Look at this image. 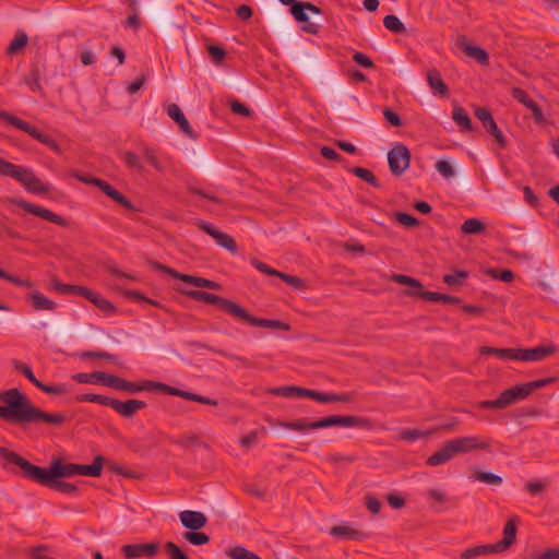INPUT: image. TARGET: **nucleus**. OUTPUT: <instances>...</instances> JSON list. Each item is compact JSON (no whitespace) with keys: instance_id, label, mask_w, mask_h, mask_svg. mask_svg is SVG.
<instances>
[{"instance_id":"13","label":"nucleus","mask_w":559,"mask_h":559,"mask_svg":"<svg viewBox=\"0 0 559 559\" xmlns=\"http://www.w3.org/2000/svg\"><path fill=\"white\" fill-rule=\"evenodd\" d=\"M411 152L405 144L397 143L388 153L390 170L395 176H401L411 164Z\"/></svg>"},{"instance_id":"21","label":"nucleus","mask_w":559,"mask_h":559,"mask_svg":"<svg viewBox=\"0 0 559 559\" xmlns=\"http://www.w3.org/2000/svg\"><path fill=\"white\" fill-rule=\"evenodd\" d=\"M251 264L261 273H264L266 275L277 276L281 280H283L285 283L289 284L290 286H293L295 288H299L302 286V280L300 277L280 272L257 259H252Z\"/></svg>"},{"instance_id":"56","label":"nucleus","mask_w":559,"mask_h":559,"mask_svg":"<svg viewBox=\"0 0 559 559\" xmlns=\"http://www.w3.org/2000/svg\"><path fill=\"white\" fill-rule=\"evenodd\" d=\"M436 169L445 178L450 179L454 176V168L448 160H438L436 164Z\"/></svg>"},{"instance_id":"44","label":"nucleus","mask_w":559,"mask_h":559,"mask_svg":"<svg viewBox=\"0 0 559 559\" xmlns=\"http://www.w3.org/2000/svg\"><path fill=\"white\" fill-rule=\"evenodd\" d=\"M452 118L459 126L463 127L466 130H472V121L464 108L455 107L453 110Z\"/></svg>"},{"instance_id":"37","label":"nucleus","mask_w":559,"mask_h":559,"mask_svg":"<svg viewBox=\"0 0 559 559\" xmlns=\"http://www.w3.org/2000/svg\"><path fill=\"white\" fill-rule=\"evenodd\" d=\"M276 425L282 427V428L290 429V430H295V431H308V430H313L314 429L312 427L313 421L309 423L305 418H300V419H297V420H294V421H280Z\"/></svg>"},{"instance_id":"31","label":"nucleus","mask_w":559,"mask_h":559,"mask_svg":"<svg viewBox=\"0 0 559 559\" xmlns=\"http://www.w3.org/2000/svg\"><path fill=\"white\" fill-rule=\"evenodd\" d=\"M28 43V36L24 31H19L15 37L12 39L10 45L8 46L5 52L9 56H14L23 50Z\"/></svg>"},{"instance_id":"48","label":"nucleus","mask_w":559,"mask_h":559,"mask_svg":"<svg viewBox=\"0 0 559 559\" xmlns=\"http://www.w3.org/2000/svg\"><path fill=\"white\" fill-rule=\"evenodd\" d=\"M99 374V383H102L105 386L120 391L122 378L107 372H100Z\"/></svg>"},{"instance_id":"22","label":"nucleus","mask_w":559,"mask_h":559,"mask_svg":"<svg viewBox=\"0 0 559 559\" xmlns=\"http://www.w3.org/2000/svg\"><path fill=\"white\" fill-rule=\"evenodd\" d=\"M518 518L513 516L508 520L503 528V538L495 544L493 547L497 554L506 551L516 539V524Z\"/></svg>"},{"instance_id":"15","label":"nucleus","mask_w":559,"mask_h":559,"mask_svg":"<svg viewBox=\"0 0 559 559\" xmlns=\"http://www.w3.org/2000/svg\"><path fill=\"white\" fill-rule=\"evenodd\" d=\"M78 179L80 181L92 183L98 187L107 197L111 198L114 201H116L118 204H120L122 207L127 210H134L133 204L131 201L126 198L122 193H120L118 190H116L111 185H109L107 181L102 180L99 178H87L83 176H78Z\"/></svg>"},{"instance_id":"41","label":"nucleus","mask_w":559,"mask_h":559,"mask_svg":"<svg viewBox=\"0 0 559 559\" xmlns=\"http://www.w3.org/2000/svg\"><path fill=\"white\" fill-rule=\"evenodd\" d=\"M112 397L102 395V394H81L76 396V401L79 402H92V403H98L104 406L111 407Z\"/></svg>"},{"instance_id":"4","label":"nucleus","mask_w":559,"mask_h":559,"mask_svg":"<svg viewBox=\"0 0 559 559\" xmlns=\"http://www.w3.org/2000/svg\"><path fill=\"white\" fill-rule=\"evenodd\" d=\"M120 391L128 392L130 394H135L143 391H157L163 394L179 396L185 400L198 402L205 405L216 406L218 404L217 400L199 395L197 393H192L189 391H183L171 385H168L166 383L152 380H142L140 382H133L122 379Z\"/></svg>"},{"instance_id":"49","label":"nucleus","mask_w":559,"mask_h":559,"mask_svg":"<svg viewBox=\"0 0 559 559\" xmlns=\"http://www.w3.org/2000/svg\"><path fill=\"white\" fill-rule=\"evenodd\" d=\"M431 435L430 431H421V430H418V429H406V430H403L400 435H399V438L401 440H405V441H416L420 438H428L429 436Z\"/></svg>"},{"instance_id":"38","label":"nucleus","mask_w":559,"mask_h":559,"mask_svg":"<svg viewBox=\"0 0 559 559\" xmlns=\"http://www.w3.org/2000/svg\"><path fill=\"white\" fill-rule=\"evenodd\" d=\"M485 228V224L477 218H468L461 226V230L465 235L481 234Z\"/></svg>"},{"instance_id":"42","label":"nucleus","mask_w":559,"mask_h":559,"mask_svg":"<svg viewBox=\"0 0 559 559\" xmlns=\"http://www.w3.org/2000/svg\"><path fill=\"white\" fill-rule=\"evenodd\" d=\"M468 277V272L465 270H457L453 273L445 274L443 282L449 286H461Z\"/></svg>"},{"instance_id":"46","label":"nucleus","mask_w":559,"mask_h":559,"mask_svg":"<svg viewBox=\"0 0 559 559\" xmlns=\"http://www.w3.org/2000/svg\"><path fill=\"white\" fill-rule=\"evenodd\" d=\"M352 173L359 179L368 182L370 186L374 188H378L380 186L378 179L369 169L362 167H354L352 169Z\"/></svg>"},{"instance_id":"53","label":"nucleus","mask_w":559,"mask_h":559,"mask_svg":"<svg viewBox=\"0 0 559 559\" xmlns=\"http://www.w3.org/2000/svg\"><path fill=\"white\" fill-rule=\"evenodd\" d=\"M0 278L5 280L19 287H29L32 285L28 280H21L20 277L10 274L2 269H0Z\"/></svg>"},{"instance_id":"12","label":"nucleus","mask_w":559,"mask_h":559,"mask_svg":"<svg viewBox=\"0 0 559 559\" xmlns=\"http://www.w3.org/2000/svg\"><path fill=\"white\" fill-rule=\"evenodd\" d=\"M8 201L12 204L20 206L28 214L39 216L43 219L53 223V224H57V225L67 226V221L63 217L59 216L58 214L53 213L52 211H50L46 207H41L39 205L33 204L28 201L21 199V198L10 197V198H8Z\"/></svg>"},{"instance_id":"33","label":"nucleus","mask_w":559,"mask_h":559,"mask_svg":"<svg viewBox=\"0 0 559 559\" xmlns=\"http://www.w3.org/2000/svg\"><path fill=\"white\" fill-rule=\"evenodd\" d=\"M481 355H495L500 360H514L515 348H496L490 346H483L480 348Z\"/></svg>"},{"instance_id":"35","label":"nucleus","mask_w":559,"mask_h":559,"mask_svg":"<svg viewBox=\"0 0 559 559\" xmlns=\"http://www.w3.org/2000/svg\"><path fill=\"white\" fill-rule=\"evenodd\" d=\"M473 478L480 483H485L492 486H499L502 484V478L499 475H496L490 472H483L479 469L473 471Z\"/></svg>"},{"instance_id":"58","label":"nucleus","mask_w":559,"mask_h":559,"mask_svg":"<svg viewBox=\"0 0 559 559\" xmlns=\"http://www.w3.org/2000/svg\"><path fill=\"white\" fill-rule=\"evenodd\" d=\"M123 159L128 167L136 169V170L143 169V165L140 162V158L136 154H134L132 152H126Z\"/></svg>"},{"instance_id":"61","label":"nucleus","mask_w":559,"mask_h":559,"mask_svg":"<svg viewBox=\"0 0 559 559\" xmlns=\"http://www.w3.org/2000/svg\"><path fill=\"white\" fill-rule=\"evenodd\" d=\"M353 60L357 64H359V66H361L364 68H367V69H372L374 67L373 61L368 56H366L365 53L359 52V51H356L353 55Z\"/></svg>"},{"instance_id":"60","label":"nucleus","mask_w":559,"mask_h":559,"mask_svg":"<svg viewBox=\"0 0 559 559\" xmlns=\"http://www.w3.org/2000/svg\"><path fill=\"white\" fill-rule=\"evenodd\" d=\"M37 388L48 394L58 395V394H62V393L67 392V384L50 385V384H45V383L40 382V384Z\"/></svg>"},{"instance_id":"39","label":"nucleus","mask_w":559,"mask_h":559,"mask_svg":"<svg viewBox=\"0 0 559 559\" xmlns=\"http://www.w3.org/2000/svg\"><path fill=\"white\" fill-rule=\"evenodd\" d=\"M12 366L16 371L21 372L26 379H28V381L32 382L36 388L40 384L41 381L35 377L32 368L28 365L14 359L12 360Z\"/></svg>"},{"instance_id":"55","label":"nucleus","mask_w":559,"mask_h":559,"mask_svg":"<svg viewBox=\"0 0 559 559\" xmlns=\"http://www.w3.org/2000/svg\"><path fill=\"white\" fill-rule=\"evenodd\" d=\"M207 51L211 56L212 61L219 66L224 61L226 57V52L222 47L210 45L207 46Z\"/></svg>"},{"instance_id":"5","label":"nucleus","mask_w":559,"mask_h":559,"mask_svg":"<svg viewBox=\"0 0 559 559\" xmlns=\"http://www.w3.org/2000/svg\"><path fill=\"white\" fill-rule=\"evenodd\" d=\"M556 378H545L526 383L516 384L502 391L496 400H486L478 403L481 408L502 409L519 401L525 400L533 391L552 383Z\"/></svg>"},{"instance_id":"6","label":"nucleus","mask_w":559,"mask_h":559,"mask_svg":"<svg viewBox=\"0 0 559 559\" xmlns=\"http://www.w3.org/2000/svg\"><path fill=\"white\" fill-rule=\"evenodd\" d=\"M0 175L15 179L31 193L46 194L50 190L46 183L35 176L33 170L17 166L2 157H0Z\"/></svg>"},{"instance_id":"51","label":"nucleus","mask_w":559,"mask_h":559,"mask_svg":"<svg viewBox=\"0 0 559 559\" xmlns=\"http://www.w3.org/2000/svg\"><path fill=\"white\" fill-rule=\"evenodd\" d=\"M173 443L180 445V447L188 448V447L200 445L201 441H200V438L198 437V435H195V433H185V435L178 437L177 439H174Z\"/></svg>"},{"instance_id":"57","label":"nucleus","mask_w":559,"mask_h":559,"mask_svg":"<svg viewBox=\"0 0 559 559\" xmlns=\"http://www.w3.org/2000/svg\"><path fill=\"white\" fill-rule=\"evenodd\" d=\"M395 217H396V221L406 226V227H416L419 225V222L416 217H414L413 215L411 214H407V213H403V212H397L395 214Z\"/></svg>"},{"instance_id":"2","label":"nucleus","mask_w":559,"mask_h":559,"mask_svg":"<svg viewBox=\"0 0 559 559\" xmlns=\"http://www.w3.org/2000/svg\"><path fill=\"white\" fill-rule=\"evenodd\" d=\"M185 294L197 301L215 305L236 320L249 325L282 331L289 330V325L287 323L281 320L254 318L247 309L222 296L203 290H188L185 292Z\"/></svg>"},{"instance_id":"11","label":"nucleus","mask_w":559,"mask_h":559,"mask_svg":"<svg viewBox=\"0 0 559 559\" xmlns=\"http://www.w3.org/2000/svg\"><path fill=\"white\" fill-rule=\"evenodd\" d=\"M332 426L342 427H358L362 429H370L372 427L370 419L358 416H341L331 415L313 421V428H328Z\"/></svg>"},{"instance_id":"8","label":"nucleus","mask_w":559,"mask_h":559,"mask_svg":"<svg viewBox=\"0 0 559 559\" xmlns=\"http://www.w3.org/2000/svg\"><path fill=\"white\" fill-rule=\"evenodd\" d=\"M41 421L59 426L66 421V416L62 414H50L41 411L34 406L28 397L23 393L17 423L36 424Z\"/></svg>"},{"instance_id":"24","label":"nucleus","mask_w":559,"mask_h":559,"mask_svg":"<svg viewBox=\"0 0 559 559\" xmlns=\"http://www.w3.org/2000/svg\"><path fill=\"white\" fill-rule=\"evenodd\" d=\"M179 520L183 527L190 531H199L205 526L207 519L200 511L185 510L179 513Z\"/></svg>"},{"instance_id":"63","label":"nucleus","mask_w":559,"mask_h":559,"mask_svg":"<svg viewBox=\"0 0 559 559\" xmlns=\"http://www.w3.org/2000/svg\"><path fill=\"white\" fill-rule=\"evenodd\" d=\"M491 275L493 278L499 280L504 283H510L514 278V274L510 270L492 271Z\"/></svg>"},{"instance_id":"62","label":"nucleus","mask_w":559,"mask_h":559,"mask_svg":"<svg viewBox=\"0 0 559 559\" xmlns=\"http://www.w3.org/2000/svg\"><path fill=\"white\" fill-rule=\"evenodd\" d=\"M68 329L64 323H56L51 326L50 334L56 340H61L67 336Z\"/></svg>"},{"instance_id":"59","label":"nucleus","mask_w":559,"mask_h":559,"mask_svg":"<svg viewBox=\"0 0 559 559\" xmlns=\"http://www.w3.org/2000/svg\"><path fill=\"white\" fill-rule=\"evenodd\" d=\"M102 371H95L91 373H78L74 379L80 383H99Z\"/></svg>"},{"instance_id":"18","label":"nucleus","mask_w":559,"mask_h":559,"mask_svg":"<svg viewBox=\"0 0 559 559\" xmlns=\"http://www.w3.org/2000/svg\"><path fill=\"white\" fill-rule=\"evenodd\" d=\"M159 547L160 545L158 542L124 545L122 547V554L128 559H133L138 557L152 558L158 554Z\"/></svg>"},{"instance_id":"50","label":"nucleus","mask_w":559,"mask_h":559,"mask_svg":"<svg viewBox=\"0 0 559 559\" xmlns=\"http://www.w3.org/2000/svg\"><path fill=\"white\" fill-rule=\"evenodd\" d=\"M164 547L169 559H190V557L186 555L174 542H167Z\"/></svg>"},{"instance_id":"34","label":"nucleus","mask_w":559,"mask_h":559,"mask_svg":"<svg viewBox=\"0 0 559 559\" xmlns=\"http://www.w3.org/2000/svg\"><path fill=\"white\" fill-rule=\"evenodd\" d=\"M427 81L429 86L441 95L448 93V87L444 84L441 74L438 70H430L427 74Z\"/></svg>"},{"instance_id":"29","label":"nucleus","mask_w":559,"mask_h":559,"mask_svg":"<svg viewBox=\"0 0 559 559\" xmlns=\"http://www.w3.org/2000/svg\"><path fill=\"white\" fill-rule=\"evenodd\" d=\"M167 114L171 119H174L179 124L183 133H186L189 136H192V129L178 105H169L167 108Z\"/></svg>"},{"instance_id":"26","label":"nucleus","mask_w":559,"mask_h":559,"mask_svg":"<svg viewBox=\"0 0 559 559\" xmlns=\"http://www.w3.org/2000/svg\"><path fill=\"white\" fill-rule=\"evenodd\" d=\"M146 403L140 400H128L126 402L112 400L111 408L123 417H132L138 411L144 408Z\"/></svg>"},{"instance_id":"23","label":"nucleus","mask_w":559,"mask_h":559,"mask_svg":"<svg viewBox=\"0 0 559 559\" xmlns=\"http://www.w3.org/2000/svg\"><path fill=\"white\" fill-rule=\"evenodd\" d=\"M290 13L297 22L304 24L301 28L305 33L311 35L319 34L321 26L314 22H310L302 2L295 4L293 9H290Z\"/></svg>"},{"instance_id":"19","label":"nucleus","mask_w":559,"mask_h":559,"mask_svg":"<svg viewBox=\"0 0 559 559\" xmlns=\"http://www.w3.org/2000/svg\"><path fill=\"white\" fill-rule=\"evenodd\" d=\"M72 295L81 296L87 300H90L92 304H94L98 309L105 312H110L114 310V306L111 302L100 295H98L96 292L79 286V285H72Z\"/></svg>"},{"instance_id":"30","label":"nucleus","mask_w":559,"mask_h":559,"mask_svg":"<svg viewBox=\"0 0 559 559\" xmlns=\"http://www.w3.org/2000/svg\"><path fill=\"white\" fill-rule=\"evenodd\" d=\"M41 71L38 64L33 63L29 73L24 75L23 83L26 84L32 92H41L40 85Z\"/></svg>"},{"instance_id":"28","label":"nucleus","mask_w":559,"mask_h":559,"mask_svg":"<svg viewBox=\"0 0 559 559\" xmlns=\"http://www.w3.org/2000/svg\"><path fill=\"white\" fill-rule=\"evenodd\" d=\"M330 534L337 539L358 540L362 538L361 532L345 524L333 526Z\"/></svg>"},{"instance_id":"52","label":"nucleus","mask_w":559,"mask_h":559,"mask_svg":"<svg viewBox=\"0 0 559 559\" xmlns=\"http://www.w3.org/2000/svg\"><path fill=\"white\" fill-rule=\"evenodd\" d=\"M143 157L146 159V162L153 166L157 171H162L164 169L163 164L157 158V155L154 150L150 147H144L142 151Z\"/></svg>"},{"instance_id":"45","label":"nucleus","mask_w":559,"mask_h":559,"mask_svg":"<svg viewBox=\"0 0 559 559\" xmlns=\"http://www.w3.org/2000/svg\"><path fill=\"white\" fill-rule=\"evenodd\" d=\"M183 538L192 545L201 546L210 542V536L203 532L190 531L183 534Z\"/></svg>"},{"instance_id":"1","label":"nucleus","mask_w":559,"mask_h":559,"mask_svg":"<svg viewBox=\"0 0 559 559\" xmlns=\"http://www.w3.org/2000/svg\"><path fill=\"white\" fill-rule=\"evenodd\" d=\"M0 456L7 463L20 467L23 478L59 492H70V483L61 480L70 476V463L55 459L48 467H40L4 447H0Z\"/></svg>"},{"instance_id":"25","label":"nucleus","mask_w":559,"mask_h":559,"mask_svg":"<svg viewBox=\"0 0 559 559\" xmlns=\"http://www.w3.org/2000/svg\"><path fill=\"white\" fill-rule=\"evenodd\" d=\"M105 464V456H95L92 464H73L72 463V475H82L90 477H98L102 474Z\"/></svg>"},{"instance_id":"17","label":"nucleus","mask_w":559,"mask_h":559,"mask_svg":"<svg viewBox=\"0 0 559 559\" xmlns=\"http://www.w3.org/2000/svg\"><path fill=\"white\" fill-rule=\"evenodd\" d=\"M197 226L202 231H204L205 234L213 237L221 247L227 249L228 251H230L233 253L237 252L236 241L228 234L217 230L212 224H210L205 221H199L197 223Z\"/></svg>"},{"instance_id":"64","label":"nucleus","mask_w":559,"mask_h":559,"mask_svg":"<svg viewBox=\"0 0 559 559\" xmlns=\"http://www.w3.org/2000/svg\"><path fill=\"white\" fill-rule=\"evenodd\" d=\"M230 109L234 114L248 117L250 115V109L238 100H234L230 104Z\"/></svg>"},{"instance_id":"3","label":"nucleus","mask_w":559,"mask_h":559,"mask_svg":"<svg viewBox=\"0 0 559 559\" xmlns=\"http://www.w3.org/2000/svg\"><path fill=\"white\" fill-rule=\"evenodd\" d=\"M477 450L491 452V442L476 435L450 439L443 442L441 448L427 459L426 463L429 466L443 465L459 454H466Z\"/></svg>"},{"instance_id":"10","label":"nucleus","mask_w":559,"mask_h":559,"mask_svg":"<svg viewBox=\"0 0 559 559\" xmlns=\"http://www.w3.org/2000/svg\"><path fill=\"white\" fill-rule=\"evenodd\" d=\"M23 392L17 388H12L0 392V418L5 421L17 423Z\"/></svg>"},{"instance_id":"47","label":"nucleus","mask_w":559,"mask_h":559,"mask_svg":"<svg viewBox=\"0 0 559 559\" xmlns=\"http://www.w3.org/2000/svg\"><path fill=\"white\" fill-rule=\"evenodd\" d=\"M483 126L486 129V131L495 138V140L497 141L498 144H500L501 146L506 145V138L502 134V132L499 130L493 118L490 119L488 122H486Z\"/></svg>"},{"instance_id":"9","label":"nucleus","mask_w":559,"mask_h":559,"mask_svg":"<svg viewBox=\"0 0 559 559\" xmlns=\"http://www.w3.org/2000/svg\"><path fill=\"white\" fill-rule=\"evenodd\" d=\"M0 119L9 122L13 127H15L19 130L24 131L28 135H31L34 140L47 145L51 150L59 152V145L57 142L47 133H43L39 131L36 127L31 124L27 121L22 120L21 118H17L10 112L0 109Z\"/></svg>"},{"instance_id":"40","label":"nucleus","mask_w":559,"mask_h":559,"mask_svg":"<svg viewBox=\"0 0 559 559\" xmlns=\"http://www.w3.org/2000/svg\"><path fill=\"white\" fill-rule=\"evenodd\" d=\"M227 556L231 559H262L257 554L251 550H248L245 547L236 546L227 550Z\"/></svg>"},{"instance_id":"20","label":"nucleus","mask_w":559,"mask_h":559,"mask_svg":"<svg viewBox=\"0 0 559 559\" xmlns=\"http://www.w3.org/2000/svg\"><path fill=\"white\" fill-rule=\"evenodd\" d=\"M456 46L462 50L464 51V53L466 56H468L469 58H473L474 60H476L478 63L483 64V66H487L489 63V56L487 53V51L480 47H477V46H473L468 39L466 38V36L464 35H460L457 38H456Z\"/></svg>"},{"instance_id":"16","label":"nucleus","mask_w":559,"mask_h":559,"mask_svg":"<svg viewBox=\"0 0 559 559\" xmlns=\"http://www.w3.org/2000/svg\"><path fill=\"white\" fill-rule=\"evenodd\" d=\"M557 347L554 344L537 346L533 348H515L514 360L521 361H542L554 355Z\"/></svg>"},{"instance_id":"43","label":"nucleus","mask_w":559,"mask_h":559,"mask_svg":"<svg viewBox=\"0 0 559 559\" xmlns=\"http://www.w3.org/2000/svg\"><path fill=\"white\" fill-rule=\"evenodd\" d=\"M383 25L386 29L396 34L403 33L406 29L402 21L393 14L386 15L383 19Z\"/></svg>"},{"instance_id":"32","label":"nucleus","mask_w":559,"mask_h":559,"mask_svg":"<svg viewBox=\"0 0 559 559\" xmlns=\"http://www.w3.org/2000/svg\"><path fill=\"white\" fill-rule=\"evenodd\" d=\"M305 388L296 385H284L269 390V393L283 397H304Z\"/></svg>"},{"instance_id":"27","label":"nucleus","mask_w":559,"mask_h":559,"mask_svg":"<svg viewBox=\"0 0 559 559\" xmlns=\"http://www.w3.org/2000/svg\"><path fill=\"white\" fill-rule=\"evenodd\" d=\"M497 554L492 544L475 545L463 549L456 559H477L479 557H486Z\"/></svg>"},{"instance_id":"54","label":"nucleus","mask_w":559,"mask_h":559,"mask_svg":"<svg viewBox=\"0 0 559 559\" xmlns=\"http://www.w3.org/2000/svg\"><path fill=\"white\" fill-rule=\"evenodd\" d=\"M511 95L515 100L524 105L526 108L534 102L528 96V94L523 88L520 87H513L511 90Z\"/></svg>"},{"instance_id":"14","label":"nucleus","mask_w":559,"mask_h":559,"mask_svg":"<svg viewBox=\"0 0 559 559\" xmlns=\"http://www.w3.org/2000/svg\"><path fill=\"white\" fill-rule=\"evenodd\" d=\"M153 265L156 270L163 271V272L169 274L174 278L192 284L195 287L209 288V289H219L221 288V285L214 281L207 280L204 277H198V276H193V275L182 274V273H179L176 270H174L169 266L163 265L158 262H154Z\"/></svg>"},{"instance_id":"36","label":"nucleus","mask_w":559,"mask_h":559,"mask_svg":"<svg viewBox=\"0 0 559 559\" xmlns=\"http://www.w3.org/2000/svg\"><path fill=\"white\" fill-rule=\"evenodd\" d=\"M29 299L32 301V305L37 310H52L55 309V302L44 296L40 293H32L29 295Z\"/></svg>"},{"instance_id":"7","label":"nucleus","mask_w":559,"mask_h":559,"mask_svg":"<svg viewBox=\"0 0 559 559\" xmlns=\"http://www.w3.org/2000/svg\"><path fill=\"white\" fill-rule=\"evenodd\" d=\"M392 281L397 284L408 286L409 289H407L405 292V294L411 297H420L425 300H429L432 302L455 304V305L461 302V299L459 297L447 295V294H441V293H437V292L425 290L423 287V284L418 280L407 276V275H404V274H394L392 276Z\"/></svg>"}]
</instances>
